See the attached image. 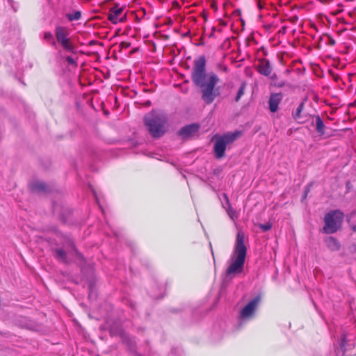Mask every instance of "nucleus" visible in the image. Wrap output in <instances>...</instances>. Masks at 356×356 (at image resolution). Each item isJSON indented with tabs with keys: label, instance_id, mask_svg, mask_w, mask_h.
Masks as SVG:
<instances>
[{
	"label": "nucleus",
	"instance_id": "bb28decb",
	"mask_svg": "<svg viewBox=\"0 0 356 356\" xmlns=\"http://www.w3.org/2000/svg\"><path fill=\"white\" fill-rule=\"evenodd\" d=\"M229 216H230V218H232V216H231L230 212H228Z\"/></svg>",
	"mask_w": 356,
	"mask_h": 356
},
{
	"label": "nucleus",
	"instance_id": "4be33fe9",
	"mask_svg": "<svg viewBox=\"0 0 356 356\" xmlns=\"http://www.w3.org/2000/svg\"><path fill=\"white\" fill-rule=\"evenodd\" d=\"M9 5L13 8L14 11H16L17 8L15 6V3L13 1V0H7Z\"/></svg>",
	"mask_w": 356,
	"mask_h": 356
},
{
	"label": "nucleus",
	"instance_id": "ddd939ff",
	"mask_svg": "<svg viewBox=\"0 0 356 356\" xmlns=\"http://www.w3.org/2000/svg\"><path fill=\"white\" fill-rule=\"evenodd\" d=\"M327 247L332 251H338L340 249V243L332 236H329L325 240Z\"/></svg>",
	"mask_w": 356,
	"mask_h": 356
},
{
	"label": "nucleus",
	"instance_id": "f257e3e1",
	"mask_svg": "<svg viewBox=\"0 0 356 356\" xmlns=\"http://www.w3.org/2000/svg\"><path fill=\"white\" fill-rule=\"evenodd\" d=\"M191 79L200 88L203 101L208 104H211L219 94L215 88L219 79L214 72H206V59L204 56L194 61Z\"/></svg>",
	"mask_w": 356,
	"mask_h": 356
},
{
	"label": "nucleus",
	"instance_id": "cd10ccee",
	"mask_svg": "<svg viewBox=\"0 0 356 356\" xmlns=\"http://www.w3.org/2000/svg\"><path fill=\"white\" fill-rule=\"evenodd\" d=\"M229 216H230V218H232V216H231L230 212H228Z\"/></svg>",
	"mask_w": 356,
	"mask_h": 356
},
{
	"label": "nucleus",
	"instance_id": "423d86ee",
	"mask_svg": "<svg viewBox=\"0 0 356 356\" xmlns=\"http://www.w3.org/2000/svg\"><path fill=\"white\" fill-rule=\"evenodd\" d=\"M238 136V133H229L216 138L214 144V154L217 159H221L225 155L227 145L232 143Z\"/></svg>",
	"mask_w": 356,
	"mask_h": 356
},
{
	"label": "nucleus",
	"instance_id": "c85d7f7f",
	"mask_svg": "<svg viewBox=\"0 0 356 356\" xmlns=\"http://www.w3.org/2000/svg\"><path fill=\"white\" fill-rule=\"evenodd\" d=\"M229 216H230V218H232V216H231L230 212H228Z\"/></svg>",
	"mask_w": 356,
	"mask_h": 356
},
{
	"label": "nucleus",
	"instance_id": "4468645a",
	"mask_svg": "<svg viewBox=\"0 0 356 356\" xmlns=\"http://www.w3.org/2000/svg\"><path fill=\"white\" fill-rule=\"evenodd\" d=\"M316 129L321 135L324 134V124L320 117H317L316 120Z\"/></svg>",
	"mask_w": 356,
	"mask_h": 356
},
{
	"label": "nucleus",
	"instance_id": "dca6fc26",
	"mask_svg": "<svg viewBox=\"0 0 356 356\" xmlns=\"http://www.w3.org/2000/svg\"><path fill=\"white\" fill-rule=\"evenodd\" d=\"M304 108V103H300L297 107L296 111L293 114V117L296 120H299L300 118V114Z\"/></svg>",
	"mask_w": 356,
	"mask_h": 356
},
{
	"label": "nucleus",
	"instance_id": "1a4fd4ad",
	"mask_svg": "<svg viewBox=\"0 0 356 356\" xmlns=\"http://www.w3.org/2000/svg\"><path fill=\"white\" fill-rule=\"evenodd\" d=\"M200 127L197 124H192L181 128L179 134L182 138H187L195 135L199 131Z\"/></svg>",
	"mask_w": 356,
	"mask_h": 356
},
{
	"label": "nucleus",
	"instance_id": "6ab92c4d",
	"mask_svg": "<svg viewBox=\"0 0 356 356\" xmlns=\"http://www.w3.org/2000/svg\"><path fill=\"white\" fill-rule=\"evenodd\" d=\"M245 83H243L240 87V88L238 90L237 95L236 97V102H238L241 97L243 95L245 88Z\"/></svg>",
	"mask_w": 356,
	"mask_h": 356
},
{
	"label": "nucleus",
	"instance_id": "9b49d317",
	"mask_svg": "<svg viewBox=\"0 0 356 356\" xmlns=\"http://www.w3.org/2000/svg\"><path fill=\"white\" fill-rule=\"evenodd\" d=\"M124 9L122 8H120L118 6H114L113 7L111 10L110 13L108 15V19L109 20L112 21H117L119 19V22H122L123 17L124 15H122Z\"/></svg>",
	"mask_w": 356,
	"mask_h": 356
},
{
	"label": "nucleus",
	"instance_id": "f8f14e48",
	"mask_svg": "<svg viewBox=\"0 0 356 356\" xmlns=\"http://www.w3.org/2000/svg\"><path fill=\"white\" fill-rule=\"evenodd\" d=\"M271 70L270 63L268 60H263L259 64L258 71L261 74L269 76L271 73Z\"/></svg>",
	"mask_w": 356,
	"mask_h": 356
},
{
	"label": "nucleus",
	"instance_id": "412c9836",
	"mask_svg": "<svg viewBox=\"0 0 356 356\" xmlns=\"http://www.w3.org/2000/svg\"><path fill=\"white\" fill-rule=\"evenodd\" d=\"M66 60L70 65H75L76 64V62H75L74 59L73 58H72L71 56H67L66 57Z\"/></svg>",
	"mask_w": 356,
	"mask_h": 356
},
{
	"label": "nucleus",
	"instance_id": "f3484780",
	"mask_svg": "<svg viewBox=\"0 0 356 356\" xmlns=\"http://www.w3.org/2000/svg\"><path fill=\"white\" fill-rule=\"evenodd\" d=\"M67 17L70 21L78 20L81 17V12L75 11L73 13L67 14Z\"/></svg>",
	"mask_w": 356,
	"mask_h": 356
},
{
	"label": "nucleus",
	"instance_id": "a211bd4d",
	"mask_svg": "<svg viewBox=\"0 0 356 356\" xmlns=\"http://www.w3.org/2000/svg\"><path fill=\"white\" fill-rule=\"evenodd\" d=\"M44 39L52 45L56 46V41L54 40L53 35L50 32H45L44 34Z\"/></svg>",
	"mask_w": 356,
	"mask_h": 356
},
{
	"label": "nucleus",
	"instance_id": "2eb2a0df",
	"mask_svg": "<svg viewBox=\"0 0 356 356\" xmlns=\"http://www.w3.org/2000/svg\"><path fill=\"white\" fill-rule=\"evenodd\" d=\"M32 188L36 191H45L47 186L42 181H36L32 184Z\"/></svg>",
	"mask_w": 356,
	"mask_h": 356
},
{
	"label": "nucleus",
	"instance_id": "a878e982",
	"mask_svg": "<svg viewBox=\"0 0 356 356\" xmlns=\"http://www.w3.org/2000/svg\"><path fill=\"white\" fill-rule=\"evenodd\" d=\"M353 230L356 232V225L353 227Z\"/></svg>",
	"mask_w": 356,
	"mask_h": 356
},
{
	"label": "nucleus",
	"instance_id": "b1692460",
	"mask_svg": "<svg viewBox=\"0 0 356 356\" xmlns=\"http://www.w3.org/2000/svg\"><path fill=\"white\" fill-rule=\"evenodd\" d=\"M286 29V28L285 26H284V27L282 28V33H285Z\"/></svg>",
	"mask_w": 356,
	"mask_h": 356
},
{
	"label": "nucleus",
	"instance_id": "0eeeda50",
	"mask_svg": "<svg viewBox=\"0 0 356 356\" xmlns=\"http://www.w3.org/2000/svg\"><path fill=\"white\" fill-rule=\"evenodd\" d=\"M260 302L259 297H255L248 302L240 311L238 320L241 323L248 321L254 316L255 312Z\"/></svg>",
	"mask_w": 356,
	"mask_h": 356
},
{
	"label": "nucleus",
	"instance_id": "5701e85b",
	"mask_svg": "<svg viewBox=\"0 0 356 356\" xmlns=\"http://www.w3.org/2000/svg\"><path fill=\"white\" fill-rule=\"evenodd\" d=\"M225 197L226 201H227V204H228V205H229V209H231V206H230V204H229L228 197H227V196L226 195H225Z\"/></svg>",
	"mask_w": 356,
	"mask_h": 356
},
{
	"label": "nucleus",
	"instance_id": "39448f33",
	"mask_svg": "<svg viewBox=\"0 0 356 356\" xmlns=\"http://www.w3.org/2000/svg\"><path fill=\"white\" fill-rule=\"evenodd\" d=\"M343 213L339 210L328 212L324 218L325 225L323 230L326 234L335 233L341 226Z\"/></svg>",
	"mask_w": 356,
	"mask_h": 356
},
{
	"label": "nucleus",
	"instance_id": "393cba45",
	"mask_svg": "<svg viewBox=\"0 0 356 356\" xmlns=\"http://www.w3.org/2000/svg\"><path fill=\"white\" fill-rule=\"evenodd\" d=\"M330 44H334V41L332 39L330 40Z\"/></svg>",
	"mask_w": 356,
	"mask_h": 356
},
{
	"label": "nucleus",
	"instance_id": "c756f323",
	"mask_svg": "<svg viewBox=\"0 0 356 356\" xmlns=\"http://www.w3.org/2000/svg\"><path fill=\"white\" fill-rule=\"evenodd\" d=\"M241 19V23H243V22H244V21H243L242 19Z\"/></svg>",
	"mask_w": 356,
	"mask_h": 356
},
{
	"label": "nucleus",
	"instance_id": "f03ea898",
	"mask_svg": "<svg viewBox=\"0 0 356 356\" xmlns=\"http://www.w3.org/2000/svg\"><path fill=\"white\" fill-rule=\"evenodd\" d=\"M247 254L245 244V234L243 231L238 232L233 252L230 257V264L227 269V275L239 274L243 271Z\"/></svg>",
	"mask_w": 356,
	"mask_h": 356
},
{
	"label": "nucleus",
	"instance_id": "9d476101",
	"mask_svg": "<svg viewBox=\"0 0 356 356\" xmlns=\"http://www.w3.org/2000/svg\"><path fill=\"white\" fill-rule=\"evenodd\" d=\"M282 99L281 93H273L269 99V109L271 112L275 113L278 109V106Z\"/></svg>",
	"mask_w": 356,
	"mask_h": 356
},
{
	"label": "nucleus",
	"instance_id": "7ed1b4c3",
	"mask_svg": "<svg viewBox=\"0 0 356 356\" xmlns=\"http://www.w3.org/2000/svg\"><path fill=\"white\" fill-rule=\"evenodd\" d=\"M145 124L154 138L161 137L167 130L166 115L159 111H152L144 117Z\"/></svg>",
	"mask_w": 356,
	"mask_h": 356
},
{
	"label": "nucleus",
	"instance_id": "20e7f679",
	"mask_svg": "<svg viewBox=\"0 0 356 356\" xmlns=\"http://www.w3.org/2000/svg\"><path fill=\"white\" fill-rule=\"evenodd\" d=\"M56 42L63 49L69 53H75L76 47L70 31L64 26H58L55 30Z\"/></svg>",
	"mask_w": 356,
	"mask_h": 356
},
{
	"label": "nucleus",
	"instance_id": "6e6552de",
	"mask_svg": "<svg viewBox=\"0 0 356 356\" xmlns=\"http://www.w3.org/2000/svg\"><path fill=\"white\" fill-rule=\"evenodd\" d=\"M67 245L69 247L67 252L62 249H57L56 250V257L58 260L64 263H69L75 259H82V256L74 248V245L71 241L67 242Z\"/></svg>",
	"mask_w": 356,
	"mask_h": 356
},
{
	"label": "nucleus",
	"instance_id": "aec40b11",
	"mask_svg": "<svg viewBox=\"0 0 356 356\" xmlns=\"http://www.w3.org/2000/svg\"><path fill=\"white\" fill-rule=\"evenodd\" d=\"M271 224L270 223H266V224H261L259 225V227L264 231V232H266V231H268L269 229H270L271 228Z\"/></svg>",
	"mask_w": 356,
	"mask_h": 356
}]
</instances>
